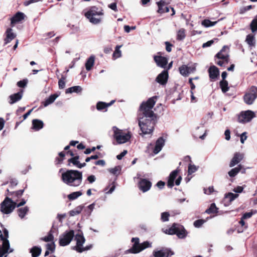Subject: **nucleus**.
Masks as SVG:
<instances>
[{
	"instance_id": "a18cd8bd",
	"label": "nucleus",
	"mask_w": 257,
	"mask_h": 257,
	"mask_svg": "<svg viewBox=\"0 0 257 257\" xmlns=\"http://www.w3.org/2000/svg\"><path fill=\"white\" fill-rule=\"evenodd\" d=\"M217 208L215 203H212L210 206L206 210V212L208 214L214 213L217 212Z\"/></svg>"
},
{
	"instance_id": "b1692460",
	"label": "nucleus",
	"mask_w": 257,
	"mask_h": 257,
	"mask_svg": "<svg viewBox=\"0 0 257 257\" xmlns=\"http://www.w3.org/2000/svg\"><path fill=\"white\" fill-rule=\"evenodd\" d=\"M79 157L78 156L72 157L68 160L69 163H72L78 168H82L86 166V163H80L78 161Z\"/></svg>"
},
{
	"instance_id": "473e14b6",
	"label": "nucleus",
	"mask_w": 257,
	"mask_h": 257,
	"mask_svg": "<svg viewBox=\"0 0 257 257\" xmlns=\"http://www.w3.org/2000/svg\"><path fill=\"white\" fill-rule=\"evenodd\" d=\"M132 241L134 242L133 247L128 250V251L134 253V251L139 248V238H133Z\"/></svg>"
},
{
	"instance_id": "4468645a",
	"label": "nucleus",
	"mask_w": 257,
	"mask_h": 257,
	"mask_svg": "<svg viewBox=\"0 0 257 257\" xmlns=\"http://www.w3.org/2000/svg\"><path fill=\"white\" fill-rule=\"evenodd\" d=\"M195 70V66H188L183 65L179 67L180 74L184 76H187L190 73L194 72Z\"/></svg>"
},
{
	"instance_id": "cd10ccee",
	"label": "nucleus",
	"mask_w": 257,
	"mask_h": 257,
	"mask_svg": "<svg viewBox=\"0 0 257 257\" xmlns=\"http://www.w3.org/2000/svg\"><path fill=\"white\" fill-rule=\"evenodd\" d=\"M95 56L91 55L87 60L85 63V68L87 71H90L94 64Z\"/></svg>"
},
{
	"instance_id": "a878e982",
	"label": "nucleus",
	"mask_w": 257,
	"mask_h": 257,
	"mask_svg": "<svg viewBox=\"0 0 257 257\" xmlns=\"http://www.w3.org/2000/svg\"><path fill=\"white\" fill-rule=\"evenodd\" d=\"M158 6V12L159 13H168L169 12V8L165 6V2L161 1L157 3Z\"/></svg>"
},
{
	"instance_id": "f03ea898",
	"label": "nucleus",
	"mask_w": 257,
	"mask_h": 257,
	"mask_svg": "<svg viewBox=\"0 0 257 257\" xmlns=\"http://www.w3.org/2000/svg\"><path fill=\"white\" fill-rule=\"evenodd\" d=\"M62 180L70 186L78 187L82 183V173L77 170H69L62 173Z\"/></svg>"
},
{
	"instance_id": "49530a36",
	"label": "nucleus",
	"mask_w": 257,
	"mask_h": 257,
	"mask_svg": "<svg viewBox=\"0 0 257 257\" xmlns=\"http://www.w3.org/2000/svg\"><path fill=\"white\" fill-rule=\"evenodd\" d=\"M121 46L117 45L115 47V49L113 54V57L116 59L120 57L121 56V51L120 50V48Z\"/></svg>"
},
{
	"instance_id": "13d9d810",
	"label": "nucleus",
	"mask_w": 257,
	"mask_h": 257,
	"mask_svg": "<svg viewBox=\"0 0 257 257\" xmlns=\"http://www.w3.org/2000/svg\"><path fill=\"white\" fill-rule=\"evenodd\" d=\"M65 78L62 77L61 79H60L58 81L59 87L60 89H63L65 87Z\"/></svg>"
},
{
	"instance_id": "8fccbe9b",
	"label": "nucleus",
	"mask_w": 257,
	"mask_h": 257,
	"mask_svg": "<svg viewBox=\"0 0 257 257\" xmlns=\"http://www.w3.org/2000/svg\"><path fill=\"white\" fill-rule=\"evenodd\" d=\"M4 235L3 234H0V238L2 240H3V242L5 240H8V238L9 237V231L6 228H4L3 229Z\"/></svg>"
},
{
	"instance_id": "412c9836",
	"label": "nucleus",
	"mask_w": 257,
	"mask_h": 257,
	"mask_svg": "<svg viewBox=\"0 0 257 257\" xmlns=\"http://www.w3.org/2000/svg\"><path fill=\"white\" fill-rule=\"evenodd\" d=\"M23 96V91L18 92V93L11 95L9 96L10 104H14V103L21 100Z\"/></svg>"
},
{
	"instance_id": "423d86ee",
	"label": "nucleus",
	"mask_w": 257,
	"mask_h": 257,
	"mask_svg": "<svg viewBox=\"0 0 257 257\" xmlns=\"http://www.w3.org/2000/svg\"><path fill=\"white\" fill-rule=\"evenodd\" d=\"M74 237V231L73 230L66 231L59 236V243L60 246H64L68 245Z\"/></svg>"
},
{
	"instance_id": "4c0bfd02",
	"label": "nucleus",
	"mask_w": 257,
	"mask_h": 257,
	"mask_svg": "<svg viewBox=\"0 0 257 257\" xmlns=\"http://www.w3.org/2000/svg\"><path fill=\"white\" fill-rule=\"evenodd\" d=\"M82 88L80 86H75L69 88L66 90V93L76 92L79 93L82 91Z\"/></svg>"
},
{
	"instance_id": "603ef678",
	"label": "nucleus",
	"mask_w": 257,
	"mask_h": 257,
	"mask_svg": "<svg viewBox=\"0 0 257 257\" xmlns=\"http://www.w3.org/2000/svg\"><path fill=\"white\" fill-rule=\"evenodd\" d=\"M53 239H54V236L51 231H50L49 232L47 236H45L41 238V239L42 240L45 241L46 242H49V241H52L53 240Z\"/></svg>"
},
{
	"instance_id": "f257e3e1",
	"label": "nucleus",
	"mask_w": 257,
	"mask_h": 257,
	"mask_svg": "<svg viewBox=\"0 0 257 257\" xmlns=\"http://www.w3.org/2000/svg\"><path fill=\"white\" fill-rule=\"evenodd\" d=\"M156 99L157 96L152 97L146 102H143L140 107L138 119L143 135L150 134L153 132L156 116L152 108L156 103Z\"/></svg>"
},
{
	"instance_id": "aec40b11",
	"label": "nucleus",
	"mask_w": 257,
	"mask_h": 257,
	"mask_svg": "<svg viewBox=\"0 0 257 257\" xmlns=\"http://www.w3.org/2000/svg\"><path fill=\"white\" fill-rule=\"evenodd\" d=\"M175 234H176L179 238H184L186 236L187 232L182 225L178 224Z\"/></svg>"
},
{
	"instance_id": "7ed1b4c3",
	"label": "nucleus",
	"mask_w": 257,
	"mask_h": 257,
	"mask_svg": "<svg viewBox=\"0 0 257 257\" xmlns=\"http://www.w3.org/2000/svg\"><path fill=\"white\" fill-rule=\"evenodd\" d=\"M103 15V11L101 8L94 6L89 9L85 13V16L90 23L93 24H98L101 22V17Z\"/></svg>"
},
{
	"instance_id": "1a4fd4ad",
	"label": "nucleus",
	"mask_w": 257,
	"mask_h": 257,
	"mask_svg": "<svg viewBox=\"0 0 257 257\" xmlns=\"http://www.w3.org/2000/svg\"><path fill=\"white\" fill-rule=\"evenodd\" d=\"M255 116L254 112L247 110L242 112L238 116V120L239 122L246 123L251 120Z\"/></svg>"
},
{
	"instance_id": "6e6552de",
	"label": "nucleus",
	"mask_w": 257,
	"mask_h": 257,
	"mask_svg": "<svg viewBox=\"0 0 257 257\" xmlns=\"http://www.w3.org/2000/svg\"><path fill=\"white\" fill-rule=\"evenodd\" d=\"M257 97V87L252 86L249 91L244 95V102L248 104H251Z\"/></svg>"
},
{
	"instance_id": "f8f14e48",
	"label": "nucleus",
	"mask_w": 257,
	"mask_h": 257,
	"mask_svg": "<svg viewBox=\"0 0 257 257\" xmlns=\"http://www.w3.org/2000/svg\"><path fill=\"white\" fill-rule=\"evenodd\" d=\"M173 254H174V252L168 248H163L160 250L153 252L154 257H168Z\"/></svg>"
},
{
	"instance_id": "5fc2aeb1",
	"label": "nucleus",
	"mask_w": 257,
	"mask_h": 257,
	"mask_svg": "<svg viewBox=\"0 0 257 257\" xmlns=\"http://www.w3.org/2000/svg\"><path fill=\"white\" fill-rule=\"evenodd\" d=\"M229 60L227 59H218L217 60L216 63L217 65L220 66H225V65L228 64Z\"/></svg>"
},
{
	"instance_id": "39448f33",
	"label": "nucleus",
	"mask_w": 257,
	"mask_h": 257,
	"mask_svg": "<svg viewBox=\"0 0 257 257\" xmlns=\"http://www.w3.org/2000/svg\"><path fill=\"white\" fill-rule=\"evenodd\" d=\"M113 137L118 144H123L127 142L131 138L130 133H124L122 130L118 129L116 126L112 127Z\"/></svg>"
},
{
	"instance_id": "2eb2a0df",
	"label": "nucleus",
	"mask_w": 257,
	"mask_h": 257,
	"mask_svg": "<svg viewBox=\"0 0 257 257\" xmlns=\"http://www.w3.org/2000/svg\"><path fill=\"white\" fill-rule=\"evenodd\" d=\"M229 48L224 46L222 49L216 55V57L218 59H227L229 60Z\"/></svg>"
},
{
	"instance_id": "bb28decb",
	"label": "nucleus",
	"mask_w": 257,
	"mask_h": 257,
	"mask_svg": "<svg viewBox=\"0 0 257 257\" xmlns=\"http://www.w3.org/2000/svg\"><path fill=\"white\" fill-rule=\"evenodd\" d=\"M24 14L21 12H18L11 18V24H14L19 22L24 19Z\"/></svg>"
},
{
	"instance_id": "0e129e2a",
	"label": "nucleus",
	"mask_w": 257,
	"mask_h": 257,
	"mask_svg": "<svg viewBox=\"0 0 257 257\" xmlns=\"http://www.w3.org/2000/svg\"><path fill=\"white\" fill-rule=\"evenodd\" d=\"M252 214H253V213L252 212H246L242 216V219H246L249 218L252 216Z\"/></svg>"
},
{
	"instance_id": "a19ab883",
	"label": "nucleus",
	"mask_w": 257,
	"mask_h": 257,
	"mask_svg": "<svg viewBox=\"0 0 257 257\" xmlns=\"http://www.w3.org/2000/svg\"><path fill=\"white\" fill-rule=\"evenodd\" d=\"M220 86L222 91L224 93L227 92L229 87H228V82L226 80H222L220 82Z\"/></svg>"
},
{
	"instance_id": "774afa93",
	"label": "nucleus",
	"mask_w": 257,
	"mask_h": 257,
	"mask_svg": "<svg viewBox=\"0 0 257 257\" xmlns=\"http://www.w3.org/2000/svg\"><path fill=\"white\" fill-rule=\"evenodd\" d=\"M108 8L115 12L117 11L116 4L115 3H111L108 5Z\"/></svg>"
},
{
	"instance_id": "ddd939ff",
	"label": "nucleus",
	"mask_w": 257,
	"mask_h": 257,
	"mask_svg": "<svg viewBox=\"0 0 257 257\" xmlns=\"http://www.w3.org/2000/svg\"><path fill=\"white\" fill-rule=\"evenodd\" d=\"M168 79V72L167 70H163L158 75L156 79V81L161 85L166 84Z\"/></svg>"
},
{
	"instance_id": "5701e85b",
	"label": "nucleus",
	"mask_w": 257,
	"mask_h": 257,
	"mask_svg": "<svg viewBox=\"0 0 257 257\" xmlns=\"http://www.w3.org/2000/svg\"><path fill=\"white\" fill-rule=\"evenodd\" d=\"M209 77L211 79H215L219 75L218 69L215 66H211L209 70Z\"/></svg>"
},
{
	"instance_id": "7c9ffc66",
	"label": "nucleus",
	"mask_w": 257,
	"mask_h": 257,
	"mask_svg": "<svg viewBox=\"0 0 257 257\" xmlns=\"http://www.w3.org/2000/svg\"><path fill=\"white\" fill-rule=\"evenodd\" d=\"M242 168V165H241V164L238 165L237 167L232 169L230 171L228 172V175L230 177H235L241 171Z\"/></svg>"
},
{
	"instance_id": "37998d69",
	"label": "nucleus",
	"mask_w": 257,
	"mask_h": 257,
	"mask_svg": "<svg viewBox=\"0 0 257 257\" xmlns=\"http://www.w3.org/2000/svg\"><path fill=\"white\" fill-rule=\"evenodd\" d=\"M250 28L252 33H254L257 31V17L251 21L250 24Z\"/></svg>"
},
{
	"instance_id": "dca6fc26",
	"label": "nucleus",
	"mask_w": 257,
	"mask_h": 257,
	"mask_svg": "<svg viewBox=\"0 0 257 257\" xmlns=\"http://www.w3.org/2000/svg\"><path fill=\"white\" fill-rule=\"evenodd\" d=\"M244 158V155L240 153H235L229 163V167H233L238 164Z\"/></svg>"
},
{
	"instance_id": "ea45409f",
	"label": "nucleus",
	"mask_w": 257,
	"mask_h": 257,
	"mask_svg": "<svg viewBox=\"0 0 257 257\" xmlns=\"http://www.w3.org/2000/svg\"><path fill=\"white\" fill-rule=\"evenodd\" d=\"M177 225L178 224L174 223L170 228L166 229L165 232L170 235L175 234Z\"/></svg>"
},
{
	"instance_id": "c756f323",
	"label": "nucleus",
	"mask_w": 257,
	"mask_h": 257,
	"mask_svg": "<svg viewBox=\"0 0 257 257\" xmlns=\"http://www.w3.org/2000/svg\"><path fill=\"white\" fill-rule=\"evenodd\" d=\"M58 95L57 94H53L51 95L48 98L43 102V105L45 107L52 104L58 97Z\"/></svg>"
},
{
	"instance_id": "3c124183",
	"label": "nucleus",
	"mask_w": 257,
	"mask_h": 257,
	"mask_svg": "<svg viewBox=\"0 0 257 257\" xmlns=\"http://www.w3.org/2000/svg\"><path fill=\"white\" fill-rule=\"evenodd\" d=\"M120 170V168L119 166H116L114 168H110L108 169V171L113 174V175H118Z\"/></svg>"
},
{
	"instance_id": "de8ad7c7",
	"label": "nucleus",
	"mask_w": 257,
	"mask_h": 257,
	"mask_svg": "<svg viewBox=\"0 0 257 257\" xmlns=\"http://www.w3.org/2000/svg\"><path fill=\"white\" fill-rule=\"evenodd\" d=\"M110 105V104H107L103 102H98L96 105V108L98 110H102Z\"/></svg>"
},
{
	"instance_id": "79ce46f5",
	"label": "nucleus",
	"mask_w": 257,
	"mask_h": 257,
	"mask_svg": "<svg viewBox=\"0 0 257 257\" xmlns=\"http://www.w3.org/2000/svg\"><path fill=\"white\" fill-rule=\"evenodd\" d=\"M245 41L249 46H253L255 44L254 36L250 34L246 36Z\"/></svg>"
},
{
	"instance_id": "c9c22d12",
	"label": "nucleus",
	"mask_w": 257,
	"mask_h": 257,
	"mask_svg": "<svg viewBox=\"0 0 257 257\" xmlns=\"http://www.w3.org/2000/svg\"><path fill=\"white\" fill-rule=\"evenodd\" d=\"M82 195V192L81 191L74 192L68 195V198L69 200H73Z\"/></svg>"
},
{
	"instance_id": "6e6d98bb",
	"label": "nucleus",
	"mask_w": 257,
	"mask_h": 257,
	"mask_svg": "<svg viewBox=\"0 0 257 257\" xmlns=\"http://www.w3.org/2000/svg\"><path fill=\"white\" fill-rule=\"evenodd\" d=\"M170 214L168 212H165L161 214V220L163 222L169 220Z\"/></svg>"
},
{
	"instance_id": "393cba45",
	"label": "nucleus",
	"mask_w": 257,
	"mask_h": 257,
	"mask_svg": "<svg viewBox=\"0 0 257 257\" xmlns=\"http://www.w3.org/2000/svg\"><path fill=\"white\" fill-rule=\"evenodd\" d=\"M178 173V170L177 169L172 172L170 174L167 182V185L169 187L172 188L174 186V182L177 176Z\"/></svg>"
},
{
	"instance_id": "a211bd4d",
	"label": "nucleus",
	"mask_w": 257,
	"mask_h": 257,
	"mask_svg": "<svg viewBox=\"0 0 257 257\" xmlns=\"http://www.w3.org/2000/svg\"><path fill=\"white\" fill-rule=\"evenodd\" d=\"M165 144V140L162 137L159 138L156 142L155 148L153 152L155 154H157L161 151L163 147Z\"/></svg>"
},
{
	"instance_id": "e2e57ef3",
	"label": "nucleus",
	"mask_w": 257,
	"mask_h": 257,
	"mask_svg": "<svg viewBox=\"0 0 257 257\" xmlns=\"http://www.w3.org/2000/svg\"><path fill=\"white\" fill-rule=\"evenodd\" d=\"M214 191V188L213 186H210L207 189H204V193L206 194L209 195Z\"/></svg>"
},
{
	"instance_id": "4be33fe9",
	"label": "nucleus",
	"mask_w": 257,
	"mask_h": 257,
	"mask_svg": "<svg viewBox=\"0 0 257 257\" xmlns=\"http://www.w3.org/2000/svg\"><path fill=\"white\" fill-rule=\"evenodd\" d=\"M24 191V190L22 189L18 190L16 192H9L8 195L9 196H11V198H10V199H11L13 201H14V202H16L17 199L22 196Z\"/></svg>"
},
{
	"instance_id": "f3484780",
	"label": "nucleus",
	"mask_w": 257,
	"mask_h": 257,
	"mask_svg": "<svg viewBox=\"0 0 257 257\" xmlns=\"http://www.w3.org/2000/svg\"><path fill=\"white\" fill-rule=\"evenodd\" d=\"M154 59L157 65L162 68H165L168 63L167 59L164 57L155 56Z\"/></svg>"
},
{
	"instance_id": "c03bdc74",
	"label": "nucleus",
	"mask_w": 257,
	"mask_h": 257,
	"mask_svg": "<svg viewBox=\"0 0 257 257\" xmlns=\"http://www.w3.org/2000/svg\"><path fill=\"white\" fill-rule=\"evenodd\" d=\"M186 36L185 30L184 29H181L177 33V39L178 40H183Z\"/></svg>"
},
{
	"instance_id": "864d4df0",
	"label": "nucleus",
	"mask_w": 257,
	"mask_h": 257,
	"mask_svg": "<svg viewBox=\"0 0 257 257\" xmlns=\"http://www.w3.org/2000/svg\"><path fill=\"white\" fill-rule=\"evenodd\" d=\"M197 170V168L194 165L189 164L188 166V174L191 175L192 173L195 172Z\"/></svg>"
},
{
	"instance_id": "e433bc0d",
	"label": "nucleus",
	"mask_w": 257,
	"mask_h": 257,
	"mask_svg": "<svg viewBox=\"0 0 257 257\" xmlns=\"http://www.w3.org/2000/svg\"><path fill=\"white\" fill-rule=\"evenodd\" d=\"M238 197V195L237 194L229 192L225 195V198L226 200H228L229 202H231Z\"/></svg>"
},
{
	"instance_id": "58836bf2",
	"label": "nucleus",
	"mask_w": 257,
	"mask_h": 257,
	"mask_svg": "<svg viewBox=\"0 0 257 257\" xmlns=\"http://www.w3.org/2000/svg\"><path fill=\"white\" fill-rule=\"evenodd\" d=\"M83 207L82 206H78L74 209L69 212V214L71 216H74L79 214L82 211Z\"/></svg>"
},
{
	"instance_id": "052dcab7",
	"label": "nucleus",
	"mask_w": 257,
	"mask_h": 257,
	"mask_svg": "<svg viewBox=\"0 0 257 257\" xmlns=\"http://www.w3.org/2000/svg\"><path fill=\"white\" fill-rule=\"evenodd\" d=\"M47 250L53 252L55 250V244L54 242L52 243H48L46 245Z\"/></svg>"
},
{
	"instance_id": "f704fd0d",
	"label": "nucleus",
	"mask_w": 257,
	"mask_h": 257,
	"mask_svg": "<svg viewBox=\"0 0 257 257\" xmlns=\"http://www.w3.org/2000/svg\"><path fill=\"white\" fill-rule=\"evenodd\" d=\"M29 211V208L27 206L20 208L18 210V213L21 218H23Z\"/></svg>"
},
{
	"instance_id": "4d7b16f0",
	"label": "nucleus",
	"mask_w": 257,
	"mask_h": 257,
	"mask_svg": "<svg viewBox=\"0 0 257 257\" xmlns=\"http://www.w3.org/2000/svg\"><path fill=\"white\" fill-rule=\"evenodd\" d=\"M205 221L203 219H198L194 222V225L196 227H200L204 223Z\"/></svg>"
},
{
	"instance_id": "20e7f679",
	"label": "nucleus",
	"mask_w": 257,
	"mask_h": 257,
	"mask_svg": "<svg viewBox=\"0 0 257 257\" xmlns=\"http://www.w3.org/2000/svg\"><path fill=\"white\" fill-rule=\"evenodd\" d=\"M16 202L13 201L9 197H6L1 204V211L3 214H10L16 208Z\"/></svg>"
},
{
	"instance_id": "72a5a7b5",
	"label": "nucleus",
	"mask_w": 257,
	"mask_h": 257,
	"mask_svg": "<svg viewBox=\"0 0 257 257\" xmlns=\"http://www.w3.org/2000/svg\"><path fill=\"white\" fill-rule=\"evenodd\" d=\"M30 252L32 253V257H38L41 254V249L38 246H34L31 249Z\"/></svg>"
},
{
	"instance_id": "680f3d73",
	"label": "nucleus",
	"mask_w": 257,
	"mask_h": 257,
	"mask_svg": "<svg viewBox=\"0 0 257 257\" xmlns=\"http://www.w3.org/2000/svg\"><path fill=\"white\" fill-rule=\"evenodd\" d=\"M27 80H23L18 82L17 85L20 87H24L27 85Z\"/></svg>"
},
{
	"instance_id": "338daca9",
	"label": "nucleus",
	"mask_w": 257,
	"mask_h": 257,
	"mask_svg": "<svg viewBox=\"0 0 257 257\" xmlns=\"http://www.w3.org/2000/svg\"><path fill=\"white\" fill-rule=\"evenodd\" d=\"M87 180L90 183H92L95 182L96 178L94 175H91L87 177Z\"/></svg>"
},
{
	"instance_id": "09e8293b",
	"label": "nucleus",
	"mask_w": 257,
	"mask_h": 257,
	"mask_svg": "<svg viewBox=\"0 0 257 257\" xmlns=\"http://www.w3.org/2000/svg\"><path fill=\"white\" fill-rule=\"evenodd\" d=\"M216 23L217 22H212L209 20H205L202 21V25L205 27H209L214 26Z\"/></svg>"
},
{
	"instance_id": "2f4dec72",
	"label": "nucleus",
	"mask_w": 257,
	"mask_h": 257,
	"mask_svg": "<svg viewBox=\"0 0 257 257\" xmlns=\"http://www.w3.org/2000/svg\"><path fill=\"white\" fill-rule=\"evenodd\" d=\"M151 246V243L149 241H144L142 243L140 244L139 245V248L138 249H136L134 251V253H138L142 250L145 249L146 248L149 247Z\"/></svg>"
},
{
	"instance_id": "9d476101",
	"label": "nucleus",
	"mask_w": 257,
	"mask_h": 257,
	"mask_svg": "<svg viewBox=\"0 0 257 257\" xmlns=\"http://www.w3.org/2000/svg\"><path fill=\"white\" fill-rule=\"evenodd\" d=\"M13 251V249L10 247V243L8 240H5L3 242L2 246L0 244V257H7L8 254Z\"/></svg>"
},
{
	"instance_id": "9b49d317",
	"label": "nucleus",
	"mask_w": 257,
	"mask_h": 257,
	"mask_svg": "<svg viewBox=\"0 0 257 257\" xmlns=\"http://www.w3.org/2000/svg\"><path fill=\"white\" fill-rule=\"evenodd\" d=\"M152 186V183L146 179H140L139 183V189L143 192L149 191Z\"/></svg>"
},
{
	"instance_id": "bf43d9fd",
	"label": "nucleus",
	"mask_w": 257,
	"mask_h": 257,
	"mask_svg": "<svg viewBox=\"0 0 257 257\" xmlns=\"http://www.w3.org/2000/svg\"><path fill=\"white\" fill-rule=\"evenodd\" d=\"M218 39H214L213 40H210V41H208V42L204 43L203 45H202V47L203 48H205V47H209L212 44H213V43L215 42V41H217Z\"/></svg>"
},
{
	"instance_id": "69168bd1",
	"label": "nucleus",
	"mask_w": 257,
	"mask_h": 257,
	"mask_svg": "<svg viewBox=\"0 0 257 257\" xmlns=\"http://www.w3.org/2000/svg\"><path fill=\"white\" fill-rule=\"evenodd\" d=\"M246 139H247V136H246V132H244V133H243L242 134H241V135H240V142L242 144L244 143V141L246 140Z\"/></svg>"
},
{
	"instance_id": "c85d7f7f",
	"label": "nucleus",
	"mask_w": 257,
	"mask_h": 257,
	"mask_svg": "<svg viewBox=\"0 0 257 257\" xmlns=\"http://www.w3.org/2000/svg\"><path fill=\"white\" fill-rule=\"evenodd\" d=\"M33 128L36 131H39L43 127V122L39 119H35L32 121Z\"/></svg>"
},
{
	"instance_id": "0eeeda50",
	"label": "nucleus",
	"mask_w": 257,
	"mask_h": 257,
	"mask_svg": "<svg viewBox=\"0 0 257 257\" xmlns=\"http://www.w3.org/2000/svg\"><path fill=\"white\" fill-rule=\"evenodd\" d=\"M75 240L76 241V245L74 247V249L77 252H82L90 248L89 247H83V244L85 240L83 234H77L75 236Z\"/></svg>"
},
{
	"instance_id": "6ab92c4d",
	"label": "nucleus",
	"mask_w": 257,
	"mask_h": 257,
	"mask_svg": "<svg viewBox=\"0 0 257 257\" xmlns=\"http://www.w3.org/2000/svg\"><path fill=\"white\" fill-rule=\"evenodd\" d=\"M6 37L5 39V44H7L14 39L16 37V34L13 31L11 28L7 29L6 32Z\"/></svg>"
}]
</instances>
